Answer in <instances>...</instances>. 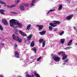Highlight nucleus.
Masks as SVG:
<instances>
[{
    "instance_id": "46",
    "label": "nucleus",
    "mask_w": 77,
    "mask_h": 77,
    "mask_svg": "<svg viewBox=\"0 0 77 77\" xmlns=\"http://www.w3.org/2000/svg\"><path fill=\"white\" fill-rule=\"evenodd\" d=\"M75 45H77V43H75Z\"/></svg>"
},
{
    "instance_id": "34",
    "label": "nucleus",
    "mask_w": 77,
    "mask_h": 77,
    "mask_svg": "<svg viewBox=\"0 0 77 77\" xmlns=\"http://www.w3.org/2000/svg\"><path fill=\"white\" fill-rule=\"evenodd\" d=\"M68 60H65L64 61V62H65V63L63 64V65H65L66 63H67V62H68Z\"/></svg>"
},
{
    "instance_id": "10",
    "label": "nucleus",
    "mask_w": 77,
    "mask_h": 77,
    "mask_svg": "<svg viewBox=\"0 0 77 77\" xmlns=\"http://www.w3.org/2000/svg\"><path fill=\"white\" fill-rule=\"evenodd\" d=\"M25 74H26V77H35V76H34V75L33 74H32L31 76L29 75V74H28V72H26Z\"/></svg>"
},
{
    "instance_id": "19",
    "label": "nucleus",
    "mask_w": 77,
    "mask_h": 77,
    "mask_svg": "<svg viewBox=\"0 0 77 77\" xmlns=\"http://www.w3.org/2000/svg\"><path fill=\"white\" fill-rule=\"evenodd\" d=\"M72 40H70L69 42V43L68 44V45L69 46H70L71 45V44H72Z\"/></svg>"
},
{
    "instance_id": "3",
    "label": "nucleus",
    "mask_w": 77,
    "mask_h": 77,
    "mask_svg": "<svg viewBox=\"0 0 77 77\" xmlns=\"http://www.w3.org/2000/svg\"><path fill=\"white\" fill-rule=\"evenodd\" d=\"M54 23H49V25L51 26L52 27H56V25H54V24H60V22L59 21H54Z\"/></svg>"
},
{
    "instance_id": "6",
    "label": "nucleus",
    "mask_w": 77,
    "mask_h": 77,
    "mask_svg": "<svg viewBox=\"0 0 77 77\" xmlns=\"http://www.w3.org/2000/svg\"><path fill=\"white\" fill-rule=\"evenodd\" d=\"M15 54H14V56L16 57L17 58H19L20 57V54L19 52L17 51H16L15 52Z\"/></svg>"
},
{
    "instance_id": "44",
    "label": "nucleus",
    "mask_w": 77,
    "mask_h": 77,
    "mask_svg": "<svg viewBox=\"0 0 77 77\" xmlns=\"http://www.w3.org/2000/svg\"><path fill=\"white\" fill-rule=\"evenodd\" d=\"M76 29L75 27H74V29Z\"/></svg>"
},
{
    "instance_id": "21",
    "label": "nucleus",
    "mask_w": 77,
    "mask_h": 77,
    "mask_svg": "<svg viewBox=\"0 0 77 77\" xmlns=\"http://www.w3.org/2000/svg\"><path fill=\"white\" fill-rule=\"evenodd\" d=\"M59 9H58V11H60V10H61L62 9V5H60L58 6Z\"/></svg>"
},
{
    "instance_id": "33",
    "label": "nucleus",
    "mask_w": 77,
    "mask_h": 77,
    "mask_svg": "<svg viewBox=\"0 0 77 77\" xmlns=\"http://www.w3.org/2000/svg\"><path fill=\"white\" fill-rule=\"evenodd\" d=\"M0 30H2V31L3 30V27H2V26H1V25H0Z\"/></svg>"
},
{
    "instance_id": "47",
    "label": "nucleus",
    "mask_w": 77,
    "mask_h": 77,
    "mask_svg": "<svg viewBox=\"0 0 77 77\" xmlns=\"http://www.w3.org/2000/svg\"><path fill=\"white\" fill-rule=\"evenodd\" d=\"M30 42H29V44H30Z\"/></svg>"
},
{
    "instance_id": "32",
    "label": "nucleus",
    "mask_w": 77,
    "mask_h": 77,
    "mask_svg": "<svg viewBox=\"0 0 77 77\" xmlns=\"http://www.w3.org/2000/svg\"><path fill=\"white\" fill-rule=\"evenodd\" d=\"M20 2V0H17V1H15V3L16 4H18V3Z\"/></svg>"
},
{
    "instance_id": "27",
    "label": "nucleus",
    "mask_w": 77,
    "mask_h": 77,
    "mask_svg": "<svg viewBox=\"0 0 77 77\" xmlns=\"http://www.w3.org/2000/svg\"><path fill=\"white\" fill-rule=\"evenodd\" d=\"M30 27H31V25L29 24L27 26V30H29V29H30Z\"/></svg>"
},
{
    "instance_id": "38",
    "label": "nucleus",
    "mask_w": 77,
    "mask_h": 77,
    "mask_svg": "<svg viewBox=\"0 0 77 77\" xmlns=\"http://www.w3.org/2000/svg\"><path fill=\"white\" fill-rule=\"evenodd\" d=\"M57 28H54V31H57Z\"/></svg>"
},
{
    "instance_id": "17",
    "label": "nucleus",
    "mask_w": 77,
    "mask_h": 77,
    "mask_svg": "<svg viewBox=\"0 0 77 77\" xmlns=\"http://www.w3.org/2000/svg\"><path fill=\"white\" fill-rule=\"evenodd\" d=\"M63 57L62 58V60H65L66 57H67V56H66V54H64L63 55Z\"/></svg>"
},
{
    "instance_id": "30",
    "label": "nucleus",
    "mask_w": 77,
    "mask_h": 77,
    "mask_svg": "<svg viewBox=\"0 0 77 77\" xmlns=\"http://www.w3.org/2000/svg\"><path fill=\"white\" fill-rule=\"evenodd\" d=\"M49 29L50 30H53V27L51 26H49Z\"/></svg>"
},
{
    "instance_id": "7",
    "label": "nucleus",
    "mask_w": 77,
    "mask_h": 77,
    "mask_svg": "<svg viewBox=\"0 0 77 77\" xmlns=\"http://www.w3.org/2000/svg\"><path fill=\"white\" fill-rule=\"evenodd\" d=\"M19 32L20 34V35H22V36H27V34H26L24 33L23 32V31L21 30H19Z\"/></svg>"
},
{
    "instance_id": "20",
    "label": "nucleus",
    "mask_w": 77,
    "mask_h": 77,
    "mask_svg": "<svg viewBox=\"0 0 77 77\" xmlns=\"http://www.w3.org/2000/svg\"><path fill=\"white\" fill-rule=\"evenodd\" d=\"M35 0H32L31 4H30V5L31 6H34V3L35 2Z\"/></svg>"
},
{
    "instance_id": "22",
    "label": "nucleus",
    "mask_w": 77,
    "mask_h": 77,
    "mask_svg": "<svg viewBox=\"0 0 77 77\" xmlns=\"http://www.w3.org/2000/svg\"><path fill=\"white\" fill-rule=\"evenodd\" d=\"M65 40L64 39H61L60 40V42H61V44H63L65 42Z\"/></svg>"
},
{
    "instance_id": "43",
    "label": "nucleus",
    "mask_w": 77,
    "mask_h": 77,
    "mask_svg": "<svg viewBox=\"0 0 77 77\" xmlns=\"http://www.w3.org/2000/svg\"><path fill=\"white\" fill-rule=\"evenodd\" d=\"M50 12V11H48V12L47 13V14H49V12Z\"/></svg>"
},
{
    "instance_id": "28",
    "label": "nucleus",
    "mask_w": 77,
    "mask_h": 77,
    "mask_svg": "<svg viewBox=\"0 0 77 77\" xmlns=\"http://www.w3.org/2000/svg\"><path fill=\"white\" fill-rule=\"evenodd\" d=\"M44 39H40L39 40V43H42L43 42H44Z\"/></svg>"
},
{
    "instance_id": "37",
    "label": "nucleus",
    "mask_w": 77,
    "mask_h": 77,
    "mask_svg": "<svg viewBox=\"0 0 77 77\" xmlns=\"http://www.w3.org/2000/svg\"><path fill=\"white\" fill-rule=\"evenodd\" d=\"M55 11V10L53 9V10H51L50 11H49V12H53V11Z\"/></svg>"
},
{
    "instance_id": "14",
    "label": "nucleus",
    "mask_w": 77,
    "mask_h": 77,
    "mask_svg": "<svg viewBox=\"0 0 77 77\" xmlns=\"http://www.w3.org/2000/svg\"><path fill=\"white\" fill-rule=\"evenodd\" d=\"M45 33H46V31H43L41 32H39V33L41 35H44L45 34Z\"/></svg>"
},
{
    "instance_id": "4",
    "label": "nucleus",
    "mask_w": 77,
    "mask_h": 77,
    "mask_svg": "<svg viewBox=\"0 0 77 77\" xmlns=\"http://www.w3.org/2000/svg\"><path fill=\"white\" fill-rule=\"evenodd\" d=\"M52 58L56 62H59V59H60L58 56L56 55H54Z\"/></svg>"
},
{
    "instance_id": "36",
    "label": "nucleus",
    "mask_w": 77,
    "mask_h": 77,
    "mask_svg": "<svg viewBox=\"0 0 77 77\" xmlns=\"http://www.w3.org/2000/svg\"><path fill=\"white\" fill-rule=\"evenodd\" d=\"M41 58V57H40L39 58H38L37 59V61H39Z\"/></svg>"
},
{
    "instance_id": "8",
    "label": "nucleus",
    "mask_w": 77,
    "mask_h": 77,
    "mask_svg": "<svg viewBox=\"0 0 77 77\" xmlns=\"http://www.w3.org/2000/svg\"><path fill=\"white\" fill-rule=\"evenodd\" d=\"M73 15V14H71L69 16H67L66 17V20H70L72 18Z\"/></svg>"
},
{
    "instance_id": "25",
    "label": "nucleus",
    "mask_w": 77,
    "mask_h": 77,
    "mask_svg": "<svg viewBox=\"0 0 77 77\" xmlns=\"http://www.w3.org/2000/svg\"><path fill=\"white\" fill-rule=\"evenodd\" d=\"M0 3L2 5H4V6H5L6 5L5 2L3 1H1V0H0Z\"/></svg>"
},
{
    "instance_id": "24",
    "label": "nucleus",
    "mask_w": 77,
    "mask_h": 77,
    "mask_svg": "<svg viewBox=\"0 0 77 77\" xmlns=\"http://www.w3.org/2000/svg\"><path fill=\"white\" fill-rule=\"evenodd\" d=\"M64 54H65L64 52L61 51V52H59L58 53L59 55H60V54H62V56H63V55Z\"/></svg>"
},
{
    "instance_id": "29",
    "label": "nucleus",
    "mask_w": 77,
    "mask_h": 77,
    "mask_svg": "<svg viewBox=\"0 0 77 77\" xmlns=\"http://www.w3.org/2000/svg\"><path fill=\"white\" fill-rule=\"evenodd\" d=\"M45 40H44V42L42 43V47H45Z\"/></svg>"
},
{
    "instance_id": "41",
    "label": "nucleus",
    "mask_w": 77,
    "mask_h": 77,
    "mask_svg": "<svg viewBox=\"0 0 77 77\" xmlns=\"http://www.w3.org/2000/svg\"><path fill=\"white\" fill-rule=\"evenodd\" d=\"M0 77H3V76L2 75H0Z\"/></svg>"
},
{
    "instance_id": "9",
    "label": "nucleus",
    "mask_w": 77,
    "mask_h": 77,
    "mask_svg": "<svg viewBox=\"0 0 77 77\" xmlns=\"http://www.w3.org/2000/svg\"><path fill=\"white\" fill-rule=\"evenodd\" d=\"M37 26L39 28V30H42L44 28V26L43 25H37Z\"/></svg>"
},
{
    "instance_id": "16",
    "label": "nucleus",
    "mask_w": 77,
    "mask_h": 77,
    "mask_svg": "<svg viewBox=\"0 0 77 77\" xmlns=\"http://www.w3.org/2000/svg\"><path fill=\"white\" fill-rule=\"evenodd\" d=\"M4 12H5V11L3 9L0 10V13L1 14H2L3 15H5V14L4 13Z\"/></svg>"
},
{
    "instance_id": "13",
    "label": "nucleus",
    "mask_w": 77,
    "mask_h": 77,
    "mask_svg": "<svg viewBox=\"0 0 77 77\" xmlns=\"http://www.w3.org/2000/svg\"><path fill=\"white\" fill-rule=\"evenodd\" d=\"M17 6V5L16 4H14L12 5L11 6H9L8 5H7V7L8 8H13L14 7H15V6Z\"/></svg>"
},
{
    "instance_id": "35",
    "label": "nucleus",
    "mask_w": 77,
    "mask_h": 77,
    "mask_svg": "<svg viewBox=\"0 0 77 77\" xmlns=\"http://www.w3.org/2000/svg\"><path fill=\"white\" fill-rule=\"evenodd\" d=\"M23 5L25 6H29V4H24Z\"/></svg>"
},
{
    "instance_id": "5",
    "label": "nucleus",
    "mask_w": 77,
    "mask_h": 77,
    "mask_svg": "<svg viewBox=\"0 0 77 77\" xmlns=\"http://www.w3.org/2000/svg\"><path fill=\"white\" fill-rule=\"evenodd\" d=\"M2 22L5 26L8 25V23L6 19H2Z\"/></svg>"
},
{
    "instance_id": "48",
    "label": "nucleus",
    "mask_w": 77,
    "mask_h": 77,
    "mask_svg": "<svg viewBox=\"0 0 77 77\" xmlns=\"http://www.w3.org/2000/svg\"><path fill=\"white\" fill-rule=\"evenodd\" d=\"M12 14H14V12H11Z\"/></svg>"
},
{
    "instance_id": "42",
    "label": "nucleus",
    "mask_w": 77,
    "mask_h": 77,
    "mask_svg": "<svg viewBox=\"0 0 77 77\" xmlns=\"http://www.w3.org/2000/svg\"><path fill=\"white\" fill-rule=\"evenodd\" d=\"M1 44H2V45H4V44H3H3L1 43Z\"/></svg>"
},
{
    "instance_id": "40",
    "label": "nucleus",
    "mask_w": 77,
    "mask_h": 77,
    "mask_svg": "<svg viewBox=\"0 0 77 77\" xmlns=\"http://www.w3.org/2000/svg\"><path fill=\"white\" fill-rule=\"evenodd\" d=\"M13 14H17V13H16V12H13Z\"/></svg>"
},
{
    "instance_id": "15",
    "label": "nucleus",
    "mask_w": 77,
    "mask_h": 77,
    "mask_svg": "<svg viewBox=\"0 0 77 77\" xmlns=\"http://www.w3.org/2000/svg\"><path fill=\"white\" fill-rule=\"evenodd\" d=\"M33 73L36 77H41L40 75L39 74L36 73V72H34Z\"/></svg>"
},
{
    "instance_id": "26",
    "label": "nucleus",
    "mask_w": 77,
    "mask_h": 77,
    "mask_svg": "<svg viewBox=\"0 0 77 77\" xmlns=\"http://www.w3.org/2000/svg\"><path fill=\"white\" fill-rule=\"evenodd\" d=\"M31 50L34 51L35 53H36V48H35V47H33V48H32L31 49Z\"/></svg>"
},
{
    "instance_id": "49",
    "label": "nucleus",
    "mask_w": 77,
    "mask_h": 77,
    "mask_svg": "<svg viewBox=\"0 0 77 77\" xmlns=\"http://www.w3.org/2000/svg\"><path fill=\"white\" fill-rule=\"evenodd\" d=\"M0 8H1V6L0 5Z\"/></svg>"
},
{
    "instance_id": "39",
    "label": "nucleus",
    "mask_w": 77,
    "mask_h": 77,
    "mask_svg": "<svg viewBox=\"0 0 77 77\" xmlns=\"http://www.w3.org/2000/svg\"><path fill=\"white\" fill-rule=\"evenodd\" d=\"M15 47H17V45L16 44H15V45L14 46Z\"/></svg>"
},
{
    "instance_id": "2",
    "label": "nucleus",
    "mask_w": 77,
    "mask_h": 77,
    "mask_svg": "<svg viewBox=\"0 0 77 77\" xmlns=\"http://www.w3.org/2000/svg\"><path fill=\"white\" fill-rule=\"evenodd\" d=\"M12 37L13 38V39L14 40H16L17 41H18V42L20 43L22 42L23 39L21 38H20V37H19V36H17L15 35V34H14L12 35Z\"/></svg>"
},
{
    "instance_id": "23",
    "label": "nucleus",
    "mask_w": 77,
    "mask_h": 77,
    "mask_svg": "<svg viewBox=\"0 0 77 77\" xmlns=\"http://www.w3.org/2000/svg\"><path fill=\"white\" fill-rule=\"evenodd\" d=\"M70 48H72V47L71 46H69L66 48H64V50H69V49H70Z\"/></svg>"
},
{
    "instance_id": "45",
    "label": "nucleus",
    "mask_w": 77,
    "mask_h": 77,
    "mask_svg": "<svg viewBox=\"0 0 77 77\" xmlns=\"http://www.w3.org/2000/svg\"><path fill=\"white\" fill-rule=\"evenodd\" d=\"M75 11H77V8H76V9H75Z\"/></svg>"
},
{
    "instance_id": "1",
    "label": "nucleus",
    "mask_w": 77,
    "mask_h": 77,
    "mask_svg": "<svg viewBox=\"0 0 77 77\" xmlns=\"http://www.w3.org/2000/svg\"><path fill=\"white\" fill-rule=\"evenodd\" d=\"M15 24L17 26H18L19 27H21L23 26V24L20 23H18V21L14 19H12L10 20V25L12 27H14V25Z\"/></svg>"
},
{
    "instance_id": "12",
    "label": "nucleus",
    "mask_w": 77,
    "mask_h": 77,
    "mask_svg": "<svg viewBox=\"0 0 77 77\" xmlns=\"http://www.w3.org/2000/svg\"><path fill=\"white\" fill-rule=\"evenodd\" d=\"M32 36H33V35L32 34H30L27 38V41H30V39L32 38Z\"/></svg>"
},
{
    "instance_id": "11",
    "label": "nucleus",
    "mask_w": 77,
    "mask_h": 77,
    "mask_svg": "<svg viewBox=\"0 0 77 77\" xmlns=\"http://www.w3.org/2000/svg\"><path fill=\"white\" fill-rule=\"evenodd\" d=\"M20 9L21 11H24V9H25V8H24V5H21L20 6Z\"/></svg>"
},
{
    "instance_id": "31",
    "label": "nucleus",
    "mask_w": 77,
    "mask_h": 77,
    "mask_svg": "<svg viewBox=\"0 0 77 77\" xmlns=\"http://www.w3.org/2000/svg\"><path fill=\"white\" fill-rule=\"evenodd\" d=\"M64 33V31H63L62 32L60 33V36H62L63 35V34Z\"/></svg>"
},
{
    "instance_id": "18",
    "label": "nucleus",
    "mask_w": 77,
    "mask_h": 77,
    "mask_svg": "<svg viewBox=\"0 0 77 77\" xmlns=\"http://www.w3.org/2000/svg\"><path fill=\"white\" fill-rule=\"evenodd\" d=\"M31 47H34L35 46V42H34V41H33L30 45Z\"/></svg>"
}]
</instances>
